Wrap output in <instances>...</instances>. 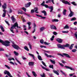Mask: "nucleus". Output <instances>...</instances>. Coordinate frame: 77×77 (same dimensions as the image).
<instances>
[{
  "instance_id": "obj_1",
  "label": "nucleus",
  "mask_w": 77,
  "mask_h": 77,
  "mask_svg": "<svg viewBox=\"0 0 77 77\" xmlns=\"http://www.w3.org/2000/svg\"><path fill=\"white\" fill-rule=\"evenodd\" d=\"M74 45V44H72L70 46L69 44L67 43L66 45H63L61 44H59L57 45V46L58 48H61V49H65V47H69V48L70 50H72L73 48V46Z\"/></svg>"
},
{
  "instance_id": "obj_2",
  "label": "nucleus",
  "mask_w": 77,
  "mask_h": 77,
  "mask_svg": "<svg viewBox=\"0 0 77 77\" xmlns=\"http://www.w3.org/2000/svg\"><path fill=\"white\" fill-rule=\"evenodd\" d=\"M7 7V4L6 3H4V5H2V8H3L4 10H3V11L4 12L3 15L2 17H5V16H6V9L7 8L6 7Z\"/></svg>"
},
{
  "instance_id": "obj_3",
  "label": "nucleus",
  "mask_w": 77,
  "mask_h": 77,
  "mask_svg": "<svg viewBox=\"0 0 77 77\" xmlns=\"http://www.w3.org/2000/svg\"><path fill=\"white\" fill-rule=\"evenodd\" d=\"M0 43H1L3 45H5V47H8L10 45L9 42L7 41L4 42V41L2 40L1 39H0Z\"/></svg>"
},
{
  "instance_id": "obj_4",
  "label": "nucleus",
  "mask_w": 77,
  "mask_h": 77,
  "mask_svg": "<svg viewBox=\"0 0 77 77\" xmlns=\"http://www.w3.org/2000/svg\"><path fill=\"white\" fill-rule=\"evenodd\" d=\"M62 54H58V55H59V56H62V57H64V56H65V57H68V58H71V57H70V56H69V55L68 54H67L63 53Z\"/></svg>"
},
{
  "instance_id": "obj_5",
  "label": "nucleus",
  "mask_w": 77,
  "mask_h": 77,
  "mask_svg": "<svg viewBox=\"0 0 77 77\" xmlns=\"http://www.w3.org/2000/svg\"><path fill=\"white\" fill-rule=\"evenodd\" d=\"M13 44L14 45H12V46L13 47V48H15V49H16V50H18L20 48V47L18 46L17 45L15 44H14V43H13Z\"/></svg>"
},
{
  "instance_id": "obj_6",
  "label": "nucleus",
  "mask_w": 77,
  "mask_h": 77,
  "mask_svg": "<svg viewBox=\"0 0 77 77\" xmlns=\"http://www.w3.org/2000/svg\"><path fill=\"white\" fill-rule=\"evenodd\" d=\"M69 10L70 11V13L69 14L68 16L70 17H72L74 14V12H72L71 10V8H69Z\"/></svg>"
},
{
  "instance_id": "obj_7",
  "label": "nucleus",
  "mask_w": 77,
  "mask_h": 77,
  "mask_svg": "<svg viewBox=\"0 0 77 77\" xmlns=\"http://www.w3.org/2000/svg\"><path fill=\"white\" fill-rule=\"evenodd\" d=\"M62 3H64L66 5H71V4L69 3L68 2L65 0H63L62 1Z\"/></svg>"
},
{
  "instance_id": "obj_8",
  "label": "nucleus",
  "mask_w": 77,
  "mask_h": 77,
  "mask_svg": "<svg viewBox=\"0 0 77 77\" xmlns=\"http://www.w3.org/2000/svg\"><path fill=\"white\" fill-rule=\"evenodd\" d=\"M50 28L51 29H53L54 30H57V28L56 26H54L53 25H51L50 26Z\"/></svg>"
},
{
  "instance_id": "obj_9",
  "label": "nucleus",
  "mask_w": 77,
  "mask_h": 77,
  "mask_svg": "<svg viewBox=\"0 0 77 77\" xmlns=\"http://www.w3.org/2000/svg\"><path fill=\"white\" fill-rule=\"evenodd\" d=\"M4 73L5 75L7 74L8 76H10V75H11V73H10V72L6 70H5L4 72Z\"/></svg>"
},
{
  "instance_id": "obj_10",
  "label": "nucleus",
  "mask_w": 77,
  "mask_h": 77,
  "mask_svg": "<svg viewBox=\"0 0 77 77\" xmlns=\"http://www.w3.org/2000/svg\"><path fill=\"white\" fill-rule=\"evenodd\" d=\"M56 41L59 43H62L63 42V40L61 38H57Z\"/></svg>"
},
{
  "instance_id": "obj_11",
  "label": "nucleus",
  "mask_w": 77,
  "mask_h": 77,
  "mask_svg": "<svg viewBox=\"0 0 77 77\" xmlns=\"http://www.w3.org/2000/svg\"><path fill=\"white\" fill-rule=\"evenodd\" d=\"M32 5V3L30 2H29L26 4H25V8H28L29 7L30 5Z\"/></svg>"
},
{
  "instance_id": "obj_12",
  "label": "nucleus",
  "mask_w": 77,
  "mask_h": 77,
  "mask_svg": "<svg viewBox=\"0 0 77 77\" xmlns=\"http://www.w3.org/2000/svg\"><path fill=\"white\" fill-rule=\"evenodd\" d=\"M65 68H66V69H70L71 70H73V71H74V70H75L74 69V68H72L71 67H69V66H65Z\"/></svg>"
},
{
  "instance_id": "obj_13",
  "label": "nucleus",
  "mask_w": 77,
  "mask_h": 77,
  "mask_svg": "<svg viewBox=\"0 0 77 77\" xmlns=\"http://www.w3.org/2000/svg\"><path fill=\"white\" fill-rule=\"evenodd\" d=\"M35 15L36 16H37V17H41V18H42V19H45V18H46V17H42V16L39 15L35 14Z\"/></svg>"
},
{
  "instance_id": "obj_14",
  "label": "nucleus",
  "mask_w": 77,
  "mask_h": 77,
  "mask_svg": "<svg viewBox=\"0 0 77 77\" xmlns=\"http://www.w3.org/2000/svg\"><path fill=\"white\" fill-rule=\"evenodd\" d=\"M41 66L42 67L43 69H45V70H46L47 71H50V69H48L47 68L45 67H44L42 65H41Z\"/></svg>"
},
{
  "instance_id": "obj_15",
  "label": "nucleus",
  "mask_w": 77,
  "mask_h": 77,
  "mask_svg": "<svg viewBox=\"0 0 77 77\" xmlns=\"http://www.w3.org/2000/svg\"><path fill=\"white\" fill-rule=\"evenodd\" d=\"M13 27H17V28H18V24L17 23V22H16L13 25Z\"/></svg>"
},
{
  "instance_id": "obj_16",
  "label": "nucleus",
  "mask_w": 77,
  "mask_h": 77,
  "mask_svg": "<svg viewBox=\"0 0 77 77\" xmlns=\"http://www.w3.org/2000/svg\"><path fill=\"white\" fill-rule=\"evenodd\" d=\"M11 20H12L13 23H14V22H15V21L16 20V19L14 18V16L11 17Z\"/></svg>"
},
{
  "instance_id": "obj_17",
  "label": "nucleus",
  "mask_w": 77,
  "mask_h": 77,
  "mask_svg": "<svg viewBox=\"0 0 77 77\" xmlns=\"http://www.w3.org/2000/svg\"><path fill=\"white\" fill-rule=\"evenodd\" d=\"M34 62H29V66H33L34 65Z\"/></svg>"
},
{
  "instance_id": "obj_18",
  "label": "nucleus",
  "mask_w": 77,
  "mask_h": 77,
  "mask_svg": "<svg viewBox=\"0 0 77 77\" xmlns=\"http://www.w3.org/2000/svg\"><path fill=\"white\" fill-rule=\"evenodd\" d=\"M29 56H31V57H32V58L34 60H35V55L33 54H32L30 53L29 54Z\"/></svg>"
},
{
  "instance_id": "obj_19",
  "label": "nucleus",
  "mask_w": 77,
  "mask_h": 77,
  "mask_svg": "<svg viewBox=\"0 0 77 77\" xmlns=\"http://www.w3.org/2000/svg\"><path fill=\"white\" fill-rule=\"evenodd\" d=\"M53 72L55 74H56L57 75H59V72L57 71L56 70H55L54 69L53 70Z\"/></svg>"
},
{
  "instance_id": "obj_20",
  "label": "nucleus",
  "mask_w": 77,
  "mask_h": 77,
  "mask_svg": "<svg viewBox=\"0 0 77 77\" xmlns=\"http://www.w3.org/2000/svg\"><path fill=\"white\" fill-rule=\"evenodd\" d=\"M32 74L34 77H36L37 76V74H36L35 72L32 71Z\"/></svg>"
},
{
  "instance_id": "obj_21",
  "label": "nucleus",
  "mask_w": 77,
  "mask_h": 77,
  "mask_svg": "<svg viewBox=\"0 0 77 77\" xmlns=\"http://www.w3.org/2000/svg\"><path fill=\"white\" fill-rule=\"evenodd\" d=\"M42 13H43V14H44V15L45 16H47V12L45 10H44L42 11Z\"/></svg>"
},
{
  "instance_id": "obj_22",
  "label": "nucleus",
  "mask_w": 77,
  "mask_h": 77,
  "mask_svg": "<svg viewBox=\"0 0 77 77\" xmlns=\"http://www.w3.org/2000/svg\"><path fill=\"white\" fill-rule=\"evenodd\" d=\"M24 49H25V50H26V51H29V48H27V46H25L24 47Z\"/></svg>"
},
{
  "instance_id": "obj_23",
  "label": "nucleus",
  "mask_w": 77,
  "mask_h": 77,
  "mask_svg": "<svg viewBox=\"0 0 77 77\" xmlns=\"http://www.w3.org/2000/svg\"><path fill=\"white\" fill-rule=\"evenodd\" d=\"M52 22H58V21H59V20L57 19H54V20H52Z\"/></svg>"
},
{
  "instance_id": "obj_24",
  "label": "nucleus",
  "mask_w": 77,
  "mask_h": 77,
  "mask_svg": "<svg viewBox=\"0 0 77 77\" xmlns=\"http://www.w3.org/2000/svg\"><path fill=\"white\" fill-rule=\"evenodd\" d=\"M66 10L64 9L63 12V14L64 15H66Z\"/></svg>"
},
{
  "instance_id": "obj_25",
  "label": "nucleus",
  "mask_w": 77,
  "mask_h": 77,
  "mask_svg": "<svg viewBox=\"0 0 77 77\" xmlns=\"http://www.w3.org/2000/svg\"><path fill=\"white\" fill-rule=\"evenodd\" d=\"M38 58L39 60H42V59L41 56L39 55H38Z\"/></svg>"
},
{
  "instance_id": "obj_26",
  "label": "nucleus",
  "mask_w": 77,
  "mask_h": 77,
  "mask_svg": "<svg viewBox=\"0 0 77 77\" xmlns=\"http://www.w3.org/2000/svg\"><path fill=\"white\" fill-rule=\"evenodd\" d=\"M69 26L68 25H66L65 26L63 27L64 29H69Z\"/></svg>"
},
{
  "instance_id": "obj_27",
  "label": "nucleus",
  "mask_w": 77,
  "mask_h": 77,
  "mask_svg": "<svg viewBox=\"0 0 77 77\" xmlns=\"http://www.w3.org/2000/svg\"><path fill=\"white\" fill-rule=\"evenodd\" d=\"M40 30L41 31H43V30H45V27H42L40 28Z\"/></svg>"
},
{
  "instance_id": "obj_28",
  "label": "nucleus",
  "mask_w": 77,
  "mask_h": 77,
  "mask_svg": "<svg viewBox=\"0 0 77 77\" xmlns=\"http://www.w3.org/2000/svg\"><path fill=\"white\" fill-rule=\"evenodd\" d=\"M1 30L2 31V32H5V29H4V28H3V26H2H2H1Z\"/></svg>"
},
{
  "instance_id": "obj_29",
  "label": "nucleus",
  "mask_w": 77,
  "mask_h": 77,
  "mask_svg": "<svg viewBox=\"0 0 77 77\" xmlns=\"http://www.w3.org/2000/svg\"><path fill=\"white\" fill-rule=\"evenodd\" d=\"M50 61L53 63V64H56V62H55V61H53L51 59L50 60Z\"/></svg>"
},
{
  "instance_id": "obj_30",
  "label": "nucleus",
  "mask_w": 77,
  "mask_h": 77,
  "mask_svg": "<svg viewBox=\"0 0 77 77\" xmlns=\"http://www.w3.org/2000/svg\"><path fill=\"white\" fill-rule=\"evenodd\" d=\"M60 72H61V73L63 74V75L65 76L66 77L67 76V75L66 74H65V72H63V71L61 70Z\"/></svg>"
},
{
  "instance_id": "obj_31",
  "label": "nucleus",
  "mask_w": 77,
  "mask_h": 77,
  "mask_svg": "<svg viewBox=\"0 0 77 77\" xmlns=\"http://www.w3.org/2000/svg\"><path fill=\"white\" fill-rule=\"evenodd\" d=\"M71 4H72V5H73L74 6H76L77 5V4L75 3V2H71Z\"/></svg>"
},
{
  "instance_id": "obj_32",
  "label": "nucleus",
  "mask_w": 77,
  "mask_h": 77,
  "mask_svg": "<svg viewBox=\"0 0 77 77\" xmlns=\"http://www.w3.org/2000/svg\"><path fill=\"white\" fill-rule=\"evenodd\" d=\"M44 44H45V45H50V43H47L46 42H44Z\"/></svg>"
},
{
  "instance_id": "obj_33",
  "label": "nucleus",
  "mask_w": 77,
  "mask_h": 77,
  "mask_svg": "<svg viewBox=\"0 0 77 77\" xmlns=\"http://www.w3.org/2000/svg\"><path fill=\"white\" fill-rule=\"evenodd\" d=\"M41 5H42V6H44L45 5V1H44L41 4Z\"/></svg>"
},
{
  "instance_id": "obj_34",
  "label": "nucleus",
  "mask_w": 77,
  "mask_h": 77,
  "mask_svg": "<svg viewBox=\"0 0 77 77\" xmlns=\"http://www.w3.org/2000/svg\"><path fill=\"white\" fill-rule=\"evenodd\" d=\"M14 54H15V55H16V56H18V53L16 52L15 51H14Z\"/></svg>"
},
{
  "instance_id": "obj_35",
  "label": "nucleus",
  "mask_w": 77,
  "mask_h": 77,
  "mask_svg": "<svg viewBox=\"0 0 77 77\" xmlns=\"http://www.w3.org/2000/svg\"><path fill=\"white\" fill-rule=\"evenodd\" d=\"M54 38V35H53L52 38H51V41H53Z\"/></svg>"
},
{
  "instance_id": "obj_36",
  "label": "nucleus",
  "mask_w": 77,
  "mask_h": 77,
  "mask_svg": "<svg viewBox=\"0 0 77 77\" xmlns=\"http://www.w3.org/2000/svg\"><path fill=\"white\" fill-rule=\"evenodd\" d=\"M76 20V18L75 17H73L71 20V21H75Z\"/></svg>"
},
{
  "instance_id": "obj_37",
  "label": "nucleus",
  "mask_w": 77,
  "mask_h": 77,
  "mask_svg": "<svg viewBox=\"0 0 77 77\" xmlns=\"http://www.w3.org/2000/svg\"><path fill=\"white\" fill-rule=\"evenodd\" d=\"M23 14H24V15H26V16H27L28 17H30V14H27L26 13H24Z\"/></svg>"
},
{
  "instance_id": "obj_38",
  "label": "nucleus",
  "mask_w": 77,
  "mask_h": 77,
  "mask_svg": "<svg viewBox=\"0 0 77 77\" xmlns=\"http://www.w3.org/2000/svg\"><path fill=\"white\" fill-rule=\"evenodd\" d=\"M28 45H29V47H30V49H31V50H32V45H31L30 42H29L28 43Z\"/></svg>"
},
{
  "instance_id": "obj_39",
  "label": "nucleus",
  "mask_w": 77,
  "mask_h": 77,
  "mask_svg": "<svg viewBox=\"0 0 77 77\" xmlns=\"http://www.w3.org/2000/svg\"><path fill=\"white\" fill-rule=\"evenodd\" d=\"M42 62L43 65H44V66H45V67H46L47 66L45 64V63H44V62H43V61H42Z\"/></svg>"
},
{
  "instance_id": "obj_40",
  "label": "nucleus",
  "mask_w": 77,
  "mask_h": 77,
  "mask_svg": "<svg viewBox=\"0 0 77 77\" xmlns=\"http://www.w3.org/2000/svg\"><path fill=\"white\" fill-rule=\"evenodd\" d=\"M35 12H37L38 11V8H34Z\"/></svg>"
},
{
  "instance_id": "obj_41",
  "label": "nucleus",
  "mask_w": 77,
  "mask_h": 77,
  "mask_svg": "<svg viewBox=\"0 0 77 77\" xmlns=\"http://www.w3.org/2000/svg\"><path fill=\"white\" fill-rule=\"evenodd\" d=\"M72 51L73 52V53H75V52H76V51H77V50H76V49H73L72 50Z\"/></svg>"
},
{
  "instance_id": "obj_42",
  "label": "nucleus",
  "mask_w": 77,
  "mask_h": 77,
  "mask_svg": "<svg viewBox=\"0 0 77 77\" xmlns=\"http://www.w3.org/2000/svg\"><path fill=\"white\" fill-rule=\"evenodd\" d=\"M44 41L43 40V39H41L40 40V42L41 44H43L44 43Z\"/></svg>"
},
{
  "instance_id": "obj_43",
  "label": "nucleus",
  "mask_w": 77,
  "mask_h": 77,
  "mask_svg": "<svg viewBox=\"0 0 77 77\" xmlns=\"http://www.w3.org/2000/svg\"><path fill=\"white\" fill-rule=\"evenodd\" d=\"M68 32H69L68 31H62V33H68Z\"/></svg>"
},
{
  "instance_id": "obj_44",
  "label": "nucleus",
  "mask_w": 77,
  "mask_h": 77,
  "mask_svg": "<svg viewBox=\"0 0 77 77\" xmlns=\"http://www.w3.org/2000/svg\"><path fill=\"white\" fill-rule=\"evenodd\" d=\"M41 76L42 77H45V74L44 73H43V75H41Z\"/></svg>"
},
{
  "instance_id": "obj_45",
  "label": "nucleus",
  "mask_w": 77,
  "mask_h": 77,
  "mask_svg": "<svg viewBox=\"0 0 77 77\" xmlns=\"http://www.w3.org/2000/svg\"><path fill=\"white\" fill-rule=\"evenodd\" d=\"M49 68H52L53 69V65H50L49 66Z\"/></svg>"
},
{
  "instance_id": "obj_46",
  "label": "nucleus",
  "mask_w": 77,
  "mask_h": 77,
  "mask_svg": "<svg viewBox=\"0 0 77 77\" xmlns=\"http://www.w3.org/2000/svg\"><path fill=\"white\" fill-rule=\"evenodd\" d=\"M53 33L54 35H57V33L56 32L54 31L53 32Z\"/></svg>"
},
{
  "instance_id": "obj_47",
  "label": "nucleus",
  "mask_w": 77,
  "mask_h": 77,
  "mask_svg": "<svg viewBox=\"0 0 77 77\" xmlns=\"http://www.w3.org/2000/svg\"><path fill=\"white\" fill-rule=\"evenodd\" d=\"M46 3H51V0H48L46 2Z\"/></svg>"
},
{
  "instance_id": "obj_48",
  "label": "nucleus",
  "mask_w": 77,
  "mask_h": 77,
  "mask_svg": "<svg viewBox=\"0 0 77 77\" xmlns=\"http://www.w3.org/2000/svg\"><path fill=\"white\" fill-rule=\"evenodd\" d=\"M5 66H6V68H7L8 69H11V68L8 66L6 65H5Z\"/></svg>"
},
{
  "instance_id": "obj_49",
  "label": "nucleus",
  "mask_w": 77,
  "mask_h": 77,
  "mask_svg": "<svg viewBox=\"0 0 77 77\" xmlns=\"http://www.w3.org/2000/svg\"><path fill=\"white\" fill-rule=\"evenodd\" d=\"M22 9L25 11V12H26V8H24V7H23Z\"/></svg>"
},
{
  "instance_id": "obj_50",
  "label": "nucleus",
  "mask_w": 77,
  "mask_h": 77,
  "mask_svg": "<svg viewBox=\"0 0 77 77\" xmlns=\"http://www.w3.org/2000/svg\"><path fill=\"white\" fill-rule=\"evenodd\" d=\"M9 12L10 13H12V9L11 8H9Z\"/></svg>"
},
{
  "instance_id": "obj_51",
  "label": "nucleus",
  "mask_w": 77,
  "mask_h": 77,
  "mask_svg": "<svg viewBox=\"0 0 77 77\" xmlns=\"http://www.w3.org/2000/svg\"><path fill=\"white\" fill-rule=\"evenodd\" d=\"M74 74H75V73H73V74H69V76L70 77H72V76H73V75H74Z\"/></svg>"
},
{
  "instance_id": "obj_52",
  "label": "nucleus",
  "mask_w": 77,
  "mask_h": 77,
  "mask_svg": "<svg viewBox=\"0 0 77 77\" xmlns=\"http://www.w3.org/2000/svg\"><path fill=\"white\" fill-rule=\"evenodd\" d=\"M40 47H41V48H43V47H44L45 48H47V47H46V46H43L42 45H41L40 46Z\"/></svg>"
},
{
  "instance_id": "obj_53",
  "label": "nucleus",
  "mask_w": 77,
  "mask_h": 77,
  "mask_svg": "<svg viewBox=\"0 0 77 77\" xmlns=\"http://www.w3.org/2000/svg\"><path fill=\"white\" fill-rule=\"evenodd\" d=\"M51 9V11H50V12H51L53 11V7H51V8L50 9Z\"/></svg>"
},
{
  "instance_id": "obj_54",
  "label": "nucleus",
  "mask_w": 77,
  "mask_h": 77,
  "mask_svg": "<svg viewBox=\"0 0 77 77\" xmlns=\"http://www.w3.org/2000/svg\"><path fill=\"white\" fill-rule=\"evenodd\" d=\"M36 27V24H35V23H34L33 28H34V29H35Z\"/></svg>"
},
{
  "instance_id": "obj_55",
  "label": "nucleus",
  "mask_w": 77,
  "mask_h": 77,
  "mask_svg": "<svg viewBox=\"0 0 77 77\" xmlns=\"http://www.w3.org/2000/svg\"><path fill=\"white\" fill-rule=\"evenodd\" d=\"M22 57L23 60H26L27 59V58L25 57L24 56H22Z\"/></svg>"
},
{
  "instance_id": "obj_56",
  "label": "nucleus",
  "mask_w": 77,
  "mask_h": 77,
  "mask_svg": "<svg viewBox=\"0 0 77 77\" xmlns=\"http://www.w3.org/2000/svg\"><path fill=\"white\" fill-rule=\"evenodd\" d=\"M27 24L28 25V26H30V25H31V22H28L27 23Z\"/></svg>"
},
{
  "instance_id": "obj_57",
  "label": "nucleus",
  "mask_w": 77,
  "mask_h": 77,
  "mask_svg": "<svg viewBox=\"0 0 77 77\" xmlns=\"http://www.w3.org/2000/svg\"><path fill=\"white\" fill-rule=\"evenodd\" d=\"M59 64H60V65L61 66H62L63 67V66H64V65H63V64H62V63H60L59 62Z\"/></svg>"
},
{
  "instance_id": "obj_58",
  "label": "nucleus",
  "mask_w": 77,
  "mask_h": 77,
  "mask_svg": "<svg viewBox=\"0 0 77 77\" xmlns=\"http://www.w3.org/2000/svg\"><path fill=\"white\" fill-rule=\"evenodd\" d=\"M5 51V50L3 48H0V51Z\"/></svg>"
},
{
  "instance_id": "obj_59",
  "label": "nucleus",
  "mask_w": 77,
  "mask_h": 77,
  "mask_svg": "<svg viewBox=\"0 0 77 77\" xmlns=\"http://www.w3.org/2000/svg\"><path fill=\"white\" fill-rule=\"evenodd\" d=\"M44 6H45L46 8H48V6L46 4H45Z\"/></svg>"
},
{
  "instance_id": "obj_60",
  "label": "nucleus",
  "mask_w": 77,
  "mask_h": 77,
  "mask_svg": "<svg viewBox=\"0 0 77 77\" xmlns=\"http://www.w3.org/2000/svg\"><path fill=\"white\" fill-rule=\"evenodd\" d=\"M61 62L63 63H66V62H65V61L63 60H61Z\"/></svg>"
},
{
  "instance_id": "obj_61",
  "label": "nucleus",
  "mask_w": 77,
  "mask_h": 77,
  "mask_svg": "<svg viewBox=\"0 0 77 77\" xmlns=\"http://www.w3.org/2000/svg\"><path fill=\"white\" fill-rule=\"evenodd\" d=\"M12 29H10V31L11 32H12V33H14V31Z\"/></svg>"
},
{
  "instance_id": "obj_62",
  "label": "nucleus",
  "mask_w": 77,
  "mask_h": 77,
  "mask_svg": "<svg viewBox=\"0 0 77 77\" xmlns=\"http://www.w3.org/2000/svg\"><path fill=\"white\" fill-rule=\"evenodd\" d=\"M5 23H7V24H8V26H9L10 25L9 24V23H8V22L6 21H5Z\"/></svg>"
},
{
  "instance_id": "obj_63",
  "label": "nucleus",
  "mask_w": 77,
  "mask_h": 77,
  "mask_svg": "<svg viewBox=\"0 0 77 77\" xmlns=\"http://www.w3.org/2000/svg\"><path fill=\"white\" fill-rule=\"evenodd\" d=\"M10 63H11L12 64V65H15V64H14V62H12V61H10Z\"/></svg>"
},
{
  "instance_id": "obj_64",
  "label": "nucleus",
  "mask_w": 77,
  "mask_h": 77,
  "mask_svg": "<svg viewBox=\"0 0 77 77\" xmlns=\"http://www.w3.org/2000/svg\"><path fill=\"white\" fill-rule=\"evenodd\" d=\"M31 12L32 13H34V10L33 9L31 10Z\"/></svg>"
}]
</instances>
